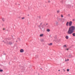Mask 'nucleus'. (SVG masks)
<instances>
[{
	"mask_svg": "<svg viewBox=\"0 0 75 75\" xmlns=\"http://www.w3.org/2000/svg\"><path fill=\"white\" fill-rule=\"evenodd\" d=\"M75 27L74 26H71L69 29L67 34H71L75 31Z\"/></svg>",
	"mask_w": 75,
	"mask_h": 75,
	"instance_id": "obj_1",
	"label": "nucleus"
},
{
	"mask_svg": "<svg viewBox=\"0 0 75 75\" xmlns=\"http://www.w3.org/2000/svg\"><path fill=\"white\" fill-rule=\"evenodd\" d=\"M41 27H42V28H40V30H41L43 32H44V31H45V29L44 28V27L42 26H41Z\"/></svg>",
	"mask_w": 75,
	"mask_h": 75,
	"instance_id": "obj_2",
	"label": "nucleus"
},
{
	"mask_svg": "<svg viewBox=\"0 0 75 75\" xmlns=\"http://www.w3.org/2000/svg\"><path fill=\"white\" fill-rule=\"evenodd\" d=\"M72 24V22L71 21H70L69 23V26H71Z\"/></svg>",
	"mask_w": 75,
	"mask_h": 75,
	"instance_id": "obj_3",
	"label": "nucleus"
},
{
	"mask_svg": "<svg viewBox=\"0 0 75 75\" xmlns=\"http://www.w3.org/2000/svg\"><path fill=\"white\" fill-rule=\"evenodd\" d=\"M8 44L9 45H11V44H13V42H8Z\"/></svg>",
	"mask_w": 75,
	"mask_h": 75,
	"instance_id": "obj_4",
	"label": "nucleus"
},
{
	"mask_svg": "<svg viewBox=\"0 0 75 75\" xmlns=\"http://www.w3.org/2000/svg\"><path fill=\"white\" fill-rule=\"evenodd\" d=\"M72 55L70 54L69 56V58H72Z\"/></svg>",
	"mask_w": 75,
	"mask_h": 75,
	"instance_id": "obj_5",
	"label": "nucleus"
},
{
	"mask_svg": "<svg viewBox=\"0 0 75 75\" xmlns=\"http://www.w3.org/2000/svg\"><path fill=\"white\" fill-rule=\"evenodd\" d=\"M21 52H24V50L23 49H21L20 51Z\"/></svg>",
	"mask_w": 75,
	"mask_h": 75,
	"instance_id": "obj_6",
	"label": "nucleus"
},
{
	"mask_svg": "<svg viewBox=\"0 0 75 75\" xmlns=\"http://www.w3.org/2000/svg\"><path fill=\"white\" fill-rule=\"evenodd\" d=\"M41 25H42V23H40V25H39L38 26V27H39V28H41Z\"/></svg>",
	"mask_w": 75,
	"mask_h": 75,
	"instance_id": "obj_7",
	"label": "nucleus"
},
{
	"mask_svg": "<svg viewBox=\"0 0 75 75\" xmlns=\"http://www.w3.org/2000/svg\"><path fill=\"white\" fill-rule=\"evenodd\" d=\"M69 24V22H67L66 23L67 26H68V24Z\"/></svg>",
	"mask_w": 75,
	"mask_h": 75,
	"instance_id": "obj_8",
	"label": "nucleus"
},
{
	"mask_svg": "<svg viewBox=\"0 0 75 75\" xmlns=\"http://www.w3.org/2000/svg\"><path fill=\"white\" fill-rule=\"evenodd\" d=\"M54 38L56 39V41H58V39H57V36H55Z\"/></svg>",
	"mask_w": 75,
	"mask_h": 75,
	"instance_id": "obj_9",
	"label": "nucleus"
},
{
	"mask_svg": "<svg viewBox=\"0 0 75 75\" xmlns=\"http://www.w3.org/2000/svg\"><path fill=\"white\" fill-rule=\"evenodd\" d=\"M66 39H68L69 37H68V36H66Z\"/></svg>",
	"mask_w": 75,
	"mask_h": 75,
	"instance_id": "obj_10",
	"label": "nucleus"
},
{
	"mask_svg": "<svg viewBox=\"0 0 75 75\" xmlns=\"http://www.w3.org/2000/svg\"><path fill=\"white\" fill-rule=\"evenodd\" d=\"M48 45H52V43H50V44H48Z\"/></svg>",
	"mask_w": 75,
	"mask_h": 75,
	"instance_id": "obj_11",
	"label": "nucleus"
},
{
	"mask_svg": "<svg viewBox=\"0 0 75 75\" xmlns=\"http://www.w3.org/2000/svg\"><path fill=\"white\" fill-rule=\"evenodd\" d=\"M72 35L74 37H75V33H73Z\"/></svg>",
	"mask_w": 75,
	"mask_h": 75,
	"instance_id": "obj_12",
	"label": "nucleus"
},
{
	"mask_svg": "<svg viewBox=\"0 0 75 75\" xmlns=\"http://www.w3.org/2000/svg\"><path fill=\"white\" fill-rule=\"evenodd\" d=\"M47 31L48 32H49V31H50V30L49 29H47Z\"/></svg>",
	"mask_w": 75,
	"mask_h": 75,
	"instance_id": "obj_13",
	"label": "nucleus"
},
{
	"mask_svg": "<svg viewBox=\"0 0 75 75\" xmlns=\"http://www.w3.org/2000/svg\"><path fill=\"white\" fill-rule=\"evenodd\" d=\"M43 36V34H41L40 35V37H42Z\"/></svg>",
	"mask_w": 75,
	"mask_h": 75,
	"instance_id": "obj_14",
	"label": "nucleus"
},
{
	"mask_svg": "<svg viewBox=\"0 0 75 75\" xmlns=\"http://www.w3.org/2000/svg\"><path fill=\"white\" fill-rule=\"evenodd\" d=\"M41 41L42 42H43V41H44V39H41Z\"/></svg>",
	"mask_w": 75,
	"mask_h": 75,
	"instance_id": "obj_15",
	"label": "nucleus"
},
{
	"mask_svg": "<svg viewBox=\"0 0 75 75\" xmlns=\"http://www.w3.org/2000/svg\"><path fill=\"white\" fill-rule=\"evenodd\" d=\"M2 21H4V18H2Z\"/></svg>",
	"mask_w": 75,
	"mask_h": 75,
	"instance_id": "obj_16",
	"label": "nucleus"
},
{
	"mask_svg": "<svg viewBox=\"0 0 75 75\" xmlns=\"http://www.w3.org/2000/svg\"><path fill=\"white\" fill-rule=\"evenodd\" d=\"M3 70H2V69L0 70V72H3Z\"/></svg>",
	"mask_w": 75,
	"mask_h": 75,
	"instance_id": "obj_17",
	"label": "nucleus"
},
{
	"mask_svg": "<svg viewBox=\"0 0 75 75\" xmlns=\"http://www.w3.org/2000/svg\"><path fill=\"white\" fill-rule=\"evenodd\" d=\"M57 13H59V11H57Z\"/></svg>",
	"mask_w": 75,
	"mask_h": 75,
	"instance_id": "obj_18",
	"label": "nucleus"
},
{
	"mask_svg": "<svg viewBox=\"0 0 75 75\" xmlns=\"http://www.w3.org/2000/svg\"><path fill=\"white\" fill-rule=\"evenodd\" d=\"M64 16H63V15H61V17H63Z\"/></svg>",
	"mask_w": 75,
	"mask_h": 75,
	"instance_id": "obj_19",
	"label": "nucleus"
},
{
	"mask_svg": "<svg viewBox=\"0 0 75 75\" xmlns=\"http://www.w3.org/2000/svg\"><path fill=\"white\" fill-rule=\"evenodd\" d=\"M58 22H56V25H58Z\"/></svg>",
	"mask_w": 75,
	"mask_h": 75,
	"instance_id": "obj_20",
	"label": "nucleus"
},
{
	"mask_svg": "<svg viewBox=\"0 0 75 75\" xmlns=\"http://www.w3.org/2000/svg\"><path fill=\"white\" fill-rule=\"evenodd\" d=\"M22 18V20H23V19H24V17L22 18Z\"/></svg>",
	"mask_w": 75,
	"mask_h": 75,
	"instance_id": "obj_21",
	"label": "nucleus"
},
{
	"mask_svg": "<svg viewBox=\"0 0 75 75\" xmlns=\"http://www.w3.org/2000/svg\"><path fill=\"white\" fill-rule=\"evenodd\" d=\"M67 71H68V72H69V69H67Z\"/></svg>",
	"mask_w": 75,
	"mask_h": 75,
	"instance_id": "obj_22",
	"label": "nucleus"
},
{
	"mask_svg": "<svg viewBox=\"0 0 75 75\" xmlns=\"http://www.w3.org/2000/svg\"><path fill=\"white\" fill-rule=\"evenodd\" d=\"M63 47H67V46H66V45H64Z\"/></svg>",
	"mask_w": 75,
	"mask_h": 75,
	"instance_id": "obj_23",
	"label": "nucleus"
},
{
	"mask_svg": "<svg viewBox=\"0 0 75 75\" xmlns=\"http://www.w3.org/2000/svg\"><path fill=\"white\" fill-rule=\"evenodd\" d=\"M68 16H70V14H68Z\"/></svg>",
	"mask_w": 75,
	"mask_h": 75,
	"instance_id": "obj_24",
	"label": "nucleus"
},
{
	"mask_svg": "<svg viewBox=\"0 0 75 75\" xmlns=\"http://www.w3.org/2000/svg\"><path fill=\"white\" fill-rule=\"evenodd\" d=\"M65 61H67V60L66 59V60H65Z\"/></svg>",
	"mask_w": 75,
	"mask_h": 75,
	"instance_id": "obj_25",
	"label": "nucleus"
},
{
	"mask_svg": "<svg viewBox=\"0 0 75 75\" xmlns=\"http://www.w3.org/2000/svg\"><path fill=\"white\" fill-rule=\"evenodd\" d=\"M48 3H50V1H48Z\"/></svg>",
	"mask_w": 75,
	"mask_h": 75,
	"instance_id": "obj_26",
	"label": "nucleus"
},
{
	"mask_svg": "<svg viewBox=\"0 0 75 75\" xmlns=\"http://www.w3.org/2000/svg\"><path fill=\"white\" fill-rule=\"evenodd\" d=\"M69 50V49H67V51H68V50Z\"/></svg>",
	"mask_w": 75,
	"mask_h": 75,
	"instance_id": "obj_27",
	"label": "nucleus"
},
{
	"mask_svg": "<svg viewBox=\"0 0 75 75\" xmlns=\"http://www.w3.org/2000/svg\"><path fill=\"white\" fill-rule=\"evenodd\" d=\"M3 55H6V54L4 53V54H3Z\"/></svg>",
	"mask_w": 75,
	"mask_h": 75,
	"instance_id": "obj_28",
	"label": "nucleus"
},
{
	"mask_svg": "<svg viewBox=\"0 0 75 75\" xmlns=\"http://www.w3.org/2000/svg\"><path fill=\"white\" fill-rule=\"evenodd\" d=\"M67 61H69V59H68L67 60Z\"/></svg>",
	"mask_w": 75,
	"mask_h": 75,
	"instance_id": "obj_29",
	"label": "nucleus"
},
{
	"mask_svg": "<svg viewBox=\"0 0 75 75\" xmlns=\"http://www.w3.org/2000/svg\"><path fill=\"white\" fill-rule=\"evenodd\" d=\"M5 30V29H4V28L3 30Z\"/></svg>",
	"mask_w": 75,
	"mask_h": 75,
	"instance_id": "obj_30",
	"label": "nucleus"
},
{
	"mask_svg": "<svg viewBox=\"0 0 75 75\" xmlns=\"http://www.w3.org/2000/svg\"><path fill=\"white\" fill-rule=\"evenodd\" d=\"M75 20V19H73V21H74Z\"/></svg>",
	"mask_w": 75,
	"mask_h": 75,
	"instance_id": "obj_31",
	"label": "nucleus"
},
{
	"mask_svg": "<svg viewBox=\"0 0 75 75\" xmlns=\"http://www.w3.org/2000/svg\"><path fill=\"white\" fill-rule=\"evenodd\" d=\"M38 75H40V74H39V73H38Z\"/></svg>",
	"mask_w": 75,
	"mask_h": 75,
	"instance_id": "obj_32",
	"label": "nucleus"
},
{
	"mask_svg": "<svg viewBox=\"0 0 75 75\" xmlns=\"http://www.w3.org/2000/svg\"><path fill=\"white\" fill-rule=\"evenodd\" d=\"M2 42H4V41L3 40V41H2Z\"/></svg>",
	"mask_w": 75,
	"mask_h": 75,
	"instance_id": "obj_33",
	"label": "nucleus"
},
{
	"mask_svg": "<svg viewBox=\"0 0 75 75\" xmlns=\"http://www.w3.org/2000/svg\"><path fill=\"white\" fill-rule=\"evenodd\" d=\"M63 70H64V71H65V70H64V69Z\"/></svg>",
	"mask_w": 75,
	"mask_h": 75,
	"instance_id": "obj_34",
	"label": "nucleus"
},
{
	"mask_svg": "<svg viewBox=\"0 0 75 75\" xmlns=\"http://www.w3.org/2000/svg\"><path fill=\"white\" fill-rule=\"evenodd\" d=\"M58 71H60V70H59Z\"/></svg>",
	"mask_w": 75,
	"mask_h": 75,
	"instance_id": "obj_35",
	"label": "nucleus"
},
{
	"mask_svg": "<svg viewBox=\"0 0 75 75\" xmlns=\"http://www.w3.org/2000/svg\"><path fill=\"white\" fill-rule=\"evenodd\" d=\"M19 40H20V39H19Z\"/></svg>",
	"mask_w": 75,
	"mask_h": 75,
	"instance_id": "obj_36",
	"label": "nucleus"
},
{
	"mask_svg": "<svg viewBox=\"0 0 75 75\" xmlns=\"http://www.w3.org/2000/svg\"><path fill=\"white\" fill-rule=\"evenodd\" d=\"M40 69H41V70L42 69V68H40Z\"/></svg>",
	"mask_w": 75,
	"mask_h": 75,
	"instance_id": "obj_37",
	"label": "nucleus"
},
{
	"mask_svg": "<svg viewBox=\"0 0 75 75\" xmlns=\"http://www.w3.org/2000/svg\"><path fill=\"white\" fill-rule=\"evenodd\" d=\"M46 25H48V23H47Z\"/></svg>",
	"mask_w": 75,
	"mask_h": 75,
	"instance_id": "obj_38",
	"label": "nucleus"
},
{
	"mask_svg": "<svg viewBox=\"0 0 75 75\" xmlns=\"http://www.w3.org/2000/svg\"><path fill=\"white\" fill-rule=\"evenodd\" d=\"M28 16H29V15H28Z\"/></svg>",
	"mask_w": 75,
	"mask_h": 75,
	"instance_id": "obj_39",
	"label": "nucleus"
},
{
	"mask_svg": "<svg viewBox=\"0 0 75 75\" xmlns=\"http://www.w3.org/2000/svg\"><path fill=\"white\" fill-rule=\"evenodd\" d=\"M18 5H20V4H18Z\"/></svg>",
	"mask_w": 75,
	"mask_h": 75,
	"instance_id": "obj_40",
	"label": "nucleus"
},
{
	"mask_svg": "<svg viewBox=\"0 0 75 75\" xmlns=\"http://www.w3.org/2000/svg\"><path fill=\"white\" fill-rule=\"evenodd\" d=\"M59 20H60V18H59Z\"/></svg>",
	"mask_w": 75,
	"mask_h": 75,
	"instance_id": "obj_41",
	"label": "nucleus"
},
{
	"mask_svg": "<svg viewBox=\"0 0 75 75\" xmlns=\"http://www.w3.org/2000/svg\"><path fill=\"white\" fill-rule=\"evenodd\" d=\"M50 37H51V35H50Z\"/></svg>",
	"mask_w": 75,
	"mask_h": 75,
	"instance_id": "obj_42",
	"label": "nucleus"
},
{
	"mask_svg": "<svg viewBox=\"0 0 75 75\" xmlns=\"http://www.w3.org/2000/svg\"><path fill=\"white\" fill-rule=\"evenodd\" d=\"M16 42H17V41H16Z\"/></svg>",
	"mask_w": 75,
	"mask_h": 75,
	"instance_id": "obj_43",
	"label": "nucleus"
}]
</instances>
